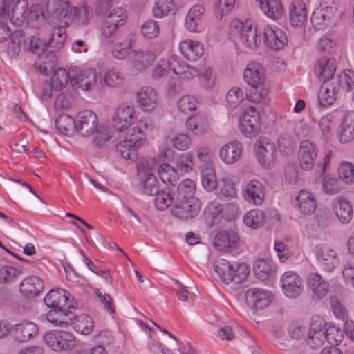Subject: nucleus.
I'll return each mask as SVG.
<instances>
[{
  "instance_id": "nucleus-1",
  "label": "nucleus",
  "mask_w": 354,
  "mask_h": 354,
  "mask_svg": "<svg viewBox=\"0 0 354 354\" xmlns=\"http://www.w3.org/2000/svg\"><path fill=\"white\" fill-rule=\"evenodd\" d=\"M48 10L55 17L59 25L53 27L51 37L48 44L50 49L58 50L62 48L66 39L64 26L75 24L77 26L87 25L91 19V9L85 3L76 7L66 1H53L49 3Z\"/></svg>"
},
{
  "instance_id": "nucleus-2",
  "label": "nucleus",
  "mask_w": 354,
  "mask_h": 354,
  "mask_svg": "<svg viewBox=\"0 0 354 354\" xmlns=\"http://www.w3.org/2000/svg\"><path fill=\"white\" fill-rule=\"evenodd\" d=\"M46 305L50 308L46 313V319L56 326L66 327L75 317L73 305H68V297L64 290H51L44 298Z\"/></svg>"
},
{
  "instance_id": "nucleus-3",
  "label": "nucleus",
  "mask_w": 354,
  "mask_h": 354,
  "mask_svg": "<svg viewBox=\"0 0 354 354\" xmlns=\"http://www.w3.org/2000/svg\"><path fill=\"white\" fill-rule=\"evenodd\" d=\"M243 75L246 84L253 89V92L248 95V100L254 103L260 102L268 95L266 90L261 89L265 81L262 66L257 62H250L243 71Z\"/></svg>"
},
{
  "instance_id": "nucleus-4",
  "label": "nucleus",
  "mask_w": 354,
  "mask_h": 354,
  "mask_svg": "<svg viewBox=\"0 0 354 354\" xmlns=\"http://www.w3.org/2000/svg\"><path fill=\"white\" fill-rule=\"evenodd\" d=\"M144 142V135L138 127L129 129L123 140L115 145L116 152L125 160L134 161L138 157V150Z\"/></svg>"
},
{
  "instance_id": "nucleus-5",
  "label": "nucleus",
  "mask_w": 354,
  "mask_h": 354,
  "mask_svg": "<svg viewBox=\"0 0 354 354\" xmlns=\"http://www.w3.org/2000/svg\"><path fill=\"white\" fill-rule=\"evenodd\" d=\"M229 30L231 35L239 36L250 50H255L261 43V39L257 38V28L252 27L248 22L243 23L238 19H234L230 24Z\"/></svg>"
},
{
  "instance_id": "nucleus-6",
  "label": "nucleus",
  "mask_w": 354,
  "mask_h": 354,
  "mask_svg": "<svg viewBox=\"0 0 354 354\" xmlns=\"http://www.w3.org/2000/svg\"><path fill=\"white\" fill-rule=\"evenodd\" d=\"M44 340L50 348L56 351L71 350L77 344L75 336L64 330H53L46 333L44 335Z\"/></svg>"
},
{
  "instance_id": "nucleus-7",
  "label": "nucleus",
  "mask_w": 354,
  "mask_h": 354,
  "mask_svg": "<svg viewBox=\"0 0 354 354\" xmlns=\"http://www.w3.org/2000/svg\"><path fill=\"white\" fill-rule=\"evenodd\" d=\"M260 115L253 107L248 108L240 117L239 129L246 137L255 136L260 131Z\"/></svg>"
},
{
  "instance_id": "nucleus-8",
  "label": "nucleus",
  "mask_w": 354,
  "mask_h": 354,
  "mask_svg": "<svg viewBox=\"0 0 354 354\" xmlns=\"http://www.w3.org/2000/svg\"><path fill=\"white\" fill-rule=\"evenodd\" d=\"M127 17V15L124 9L114 8L106 16L102 24V35L106 39L111 38L114 36L118 28L124 24Z\"/></svg>"
},
{
  "instance_id": "nucleus-9",
  "label": "nucleus",
  "mask_w": 354,
  "mask_h": 354,
  "mask_svg": "<svg viewBox=\"0 0 354 354\" xmlns=\"http://www.w3.org/2000/svg\"><path fill=\"white\" fill-rule=\"evenodd\" d=\"M201 209V203L197 198L186 201H175L171 214L180 219L187 221L196 216Z\"/></svg>"
},
{
  "instance_id": "nucleus-10",
  "label": "nucleus",
  "mask_w": 354,
  "mask_h": 354,
  "mask_svg": "<svg viewBox=\"0 0 354 354\" xmlns=\"http://www.w3.org/2000/svg\"><path fill=\"white\" fill-rule=\"evenodd\" d=\"M242 196L248 203L259 206L266 198L265 185L257 179L250 180L243 186Z\"/></svg>"
},
{
  "instance_id": "nucleus-11",
  "label": "nucleus",
  "mask_w": 354,
  "mask_h": 354,
  "mask_svg": "<svg viewBox=\"0 0 354 354\" xmlns=\"http://www.w3.org/2000/svg\"><path fill=\"white\" fill-rule=\"evenodd\" d=\"M318 265L324 270L331 272L339 265L337 253L326 245H318L314 249Z\"/></svg>"
},
{
  "instance_id": "nucleus-12",
  "label": "nucleus",
  "mask_w": 354,
  "mask_h": 354,
  "mask_svg": "<svg viewBox=\"0 0 354 354\" xmlns=\"http://www.w3.org/2000/svg\"><path fill=\"white\" fill-rule=\"evenodd\" d=\"M98 119L95 113L90 110L83 111L75 119V129L82 136H90L95 132Z\"/></svg>"
},
{
  "instance_id": "nucleus-13",
  "label": "nucleus",
  "mask_w": 354,
  "mask_h": 354,
  "mask_svg": "<svg viewBox=\"0 0 354 354\" xmlns=\"http://www.w3.org/2000/svg\"><path fill=\"white\" fill-rule=\"evenodd\" d=\"M259 162L265 168L273 166L276 156L274 144L268 138H260L255 144Z\"/></svg>"
},
{
  "instance_id": "nucleus-14",
  "label": "nucleus",
  "mask_w": 354,
  "mask_h": 354,
  "mask_svg": "<svg viewBox=\"0 0 354 354\" xmlns=\"http://www.w3.org/2000/svg\"><path fill=\"white\" fill-rule=\"evenodd\" d=\"M97 77L96 71L92 68L72 71L71 85L75 89L88 91L96 85Z\"/></svg>"
},
{
  "instance_id": "nucleus-15",
  "label": "nucleus",
  "mask_w": 354,
  "mask_h": 354,
  "mask_svg": "<svg viewBox=\"0 0 354 354\" xmlns=\"http://www.w3.org/2000/svg\"><path fill=\"white\" fill-rule=\"evenodd\" d=\"M281 287L286 296L297 298L303 290V282L296 272L288 271L281 277Z\"/></svg>"
},
{
  "instance_id": "nucleus-16",
  "label": "nucleus",
  "mask_w": 354,
  "mask_h": 354,
  "mask_svg": "<svg viewBox=\"0 0 354 354\" xmlns=\"http://www.w3.org/2000/svg\"><path fill=\"white\" fill-rule=\"evenodd\" d=\"M38 330L35 323L26 319L11 326L13 339L17 342H27L37 335Z\"/></svg>"
},
{
  "instance_id": "nucleus-17",
  "label": "nucleus",
  "mask_w": 354,
  "mask_h": 354,
  "mask_svg": "<svg viewBox=\"0 0 354 354\" xmlns=\"http://www.w3.org/2000/svg\"><path fill=\"white\" fill-rule=\"evenodd\" d=\"M324 325H325V321L321 317L316 315L312 317L307 339L310 347L317 348L326 340Z\"/></svg>"
},
{
  "instance_id": "nucleus-18",
  "label": "nucleus",
  "mask_w": 354,
  "mask_h": 354,
  "mask_svg": "<svg viewBox=\"0 0 354 354\" xmlns=\"http://www.w3.org/2000/svg\"><path fill=\"white\" fill-rule=\"evenodd\" d=\"M317 155V149L313 142L303 140L299 151V162L302 169L310 171L313 169Z\"/></svg>"
},
{
  "instance_id": "nucleus-19",
  "label": "nucleus",
  "mask_w": 354,
  "mask_h": 354,
  "mask_svg": "<svg viewBox=\"0 0 354 354\" xmlns=\"http://www.w3.org/2000/svg\"><path fill=\"white\" fill-rule=\"evenodd\" d=\"M6 10L3 15L11 17L12 21L17 26H21L27 19L28 1L27 0H10V3L6 1Z\"/></svg>"
},
{
  "instance_id": "nucleus-20",
  "label": "nucleus",
  "mask_w": 354,
  "mask_h": 354,
  "mask_svg": "<svg viewBox=\"0 0 354 354\" xmlns=\"http://www.w3.org/2000/svg\"><path fill=\"white\" fill-rule=\"evenodd\" d=\"M265 44L273 50L283 48L288 42L285 32L277 27L266 26L263 30Z\"/></svg>"
},
{
  "instance_id": "nucleus-21",
  "label": "nucleus",
  "mask_w": 354,
  "mask_h": 354,
  "mask_svg": "<svg viewBox=\"0 0 354 354\" xmlns=\"http://www.w3.org/2000/svg\"><path fill=\"white\" fill-rule=\"evenodd\" d=\"M133 107L130 105L121 104L113 115V126L118 131H122L133 122Z\"/></svg>"
},
{
  "instance_id": "nucleus-22",
  "label": "nucleus",
  "mask_w": 354,
  "mask_h": 354,
  "mask_svg": "<svg viewBox=\"0 0 354 354\" xmlns=\"http://www.w3.org/2000/svg\"><path fill=\"white\" fill-rule=\"evenodd\" d=\"M336 71V61L332 58L322 57L316 63L314 67L315 75L322 82L332 81Z\"/></svg>"
},
{
  "instance_id": "nucleus-23",
  "label": "nucleus",
  "mask_w": 354,
  "mask_h": 354,
  "mask_svg": "<svg viewBox=\"0 0 354 354\" xmlns=\"http://www.w3.org/2000/svg\"><path fill=\"white\" fill-rule=\"evenodd\" d=\"M245 299L257 309H262L271 302L270 292L259 288H251L245 292Z\"/></svg>"
},
{
  "instance_id": "nucleus-24",
  "label": "nucleus",
  "mask_w": 354,
  "mask_h": 354,
  "mask_svg": "<svg viewBox=\"0 0 354 354\" xmlns=\"http://www.w3.org/2000/svg\"><path fill=\"white\" fill-rule=\"evenodd\" d=\"M136 102L144 111H151L158 105V95L152 88L145 86L137 93Z\"/></svg>"
},
{
  "instance_id": "nucleus-25",
  "label": "nucleus",
  "mask_w": 354,
  "mask_h": 354,
  "mask_svg": "<svg viewBox=\"0 0 354 354\" xmlns=\"http://www.w3.org/2000/svg\"><path fill=\"white\" fill-rule=\"evenodd\" d=\"M308 12L302 0H294L290 6L289 21L294 27L301 26L307 20Z\"/></svg>"
},
{
  "instance_id": "nucleus-26",
  "label": "nucleus",
  "mask_w": 354,
  "mask_h": 354,
  "mask_svg": "<svg viewBox=\"0 0 354 354\" xmlns=\"http://www.w3.org/2000/svg\"><path fill=\"white\" fill-rule=\"evenodd\" d=\"M253 272L257 279L267 283L274 275L275 267L270 259H259L254 263Z\"/></svg>"
},
{
  "instance_id": "nucleus-27",
  "label": "nucleus",
  "mask_w": 354,
  "mask_h": 354,
  "mask_svg": "<svg viewBox=\"0 0 354 354\" xmlns=\"http://www.w3.org/2000/svg\"><path fill=\"white\" fill-rule=\"evenodd\" d=\"M243 145L240 142L232 141L224 145L220 149L221 160L226 164H233L241 157Z\"/></svg>"
},
{
  "instance_id": "nucleus-28",
  "label": "nucleus",
  "mask_w": 354,
  "mask_h": 354,
  "mask_svg": "<svg viewBox=\"0 0 354 354\" xmlns=\"http://www.w3.org/2000/svg\"><path fill=\"white\" fill-rule=\"evenodd\" d=\"M43 281L36 276L28 277L23 280L20 284V292L27 297H37L44 290Z\"/></svg>"
},
{
  "instance_id": "nucleus-29",
  "label": "nucleus",
  "mask_w": 354,
  "mask_h": 354,
  "mask_svg": "<svg viewBox=\"0 0 354 354\" xmlns=\"http://www.w3.org/2000/svg\"><path fill=\"white\" fill-rule=\"evenodd\" d=\"M167 65L169 69L180 78L189 79L198 75V70L180 61L175 57L169 58Z\"/></svg>"
},
{
  "instance_id": "nucleus-30",
  "label": "nucleus",
  "mask_w": 354,
  "mask_h": 354,
  "mask_svg": "<svg viewBox=\"0 0 354 354\" xmlns=\"http://www.w3.org/2000/svg\"><path fill=\"white\" fill-rule=\"evenodd\" d=\"M333 207L336 216L342 223H348L353 216V207L348 200L344 197H337L333 201Z\"/></svg>"
},
{
  "instance_id": "nucleus-31",
  "label": "nucleus",
  "mask_w": 354,
  "mask_h": 354,
  "mask_svg": "<svg viewBox=\"0 0 354 354\" xmlns=\"http://www.w3.org/2000/svg\"><path fill=\"white\" fill-rule=\"evenodd\" d=\"M261 10L270 19H279L283 14L281 0H256Z\"/></svg>"
},
{
  "instance_id": "nucleus-32",
  "label": "nucleus",
  "mask_w": 354,
  "mask_h": 354,
  "mask_svg": "<svg viewBox=\"0 0 354 354\" xmlns=\"http://www.w3.org/2000/svg\"><path fill=\"white\" fill-rule=\"evenodd\" d=\"M339 91L333 80L323 82L318 93L319 105L323 107L331 106L336 100Z\"/></svg>"
},
{
  "instance_id": "nucleus-33",
  "label": "nucleus",
  "mask_w": 354,
  "mask_h": 354,
  "mask_svg": "<svg viewBox=\"0 0 354 354\" xmlns=\"http://www.w3.org/2000/svg\"><path fill=\"white\" fill-rule=\"evenodd\" d=\"M179 49L183 56L189 61L194 62L203 54V48L196 41L185 40L179 44Z\"/></svg>"
},
{
  "instance_id": "nucleus-34",
  "label": "nucleus",
  "mask_w": 354,
  "mask_h": 354,
  "mask_svg": "<svg viewBox=\"0 0 354 354\" xmlns=\"http://www.w3.org/2000/svg\"><path fill=\"white\" fill-rule=\"evenodd\" d=\"M307 286L312 291L313 297L317 299L324 297L328 292V283L317 273H311L308 276Z\"/></svg>"
},
{
  "instance_id": "nucleus-35",
  "label": "nucleus",
  "mask_w": 354,
  "mask_h": 354,
  "mask_svg": "<svg viewBox=\"0 0 354 354\" xmlns=\"http://www.w3.org/2000/svg\"><path fill=\"white\" fill-rule=\"evenodd\" d=\"M295 205L303 214H312L317 207L316 200L313 194L306 190H301L295 198Z\"/></svg>"
},
{
  "instance_id": "nucleus-36",
  "label": "nucleus",
  "mask_w": 354,
  "mask_h": 354,
  "mask_svg": "<svg viewBox=\"0 0 354 354\" xmlns=\"http://www.w3.org/2000/svg\"><path fill=\"white\" fill-rule=\"evenodd\" d=\"M53 51L50 49L38 56V59L35 62L37 69L45 75L50 74L57 66V58Z\"/></svg>"
},
{
  "instance_id": "nucleus-37",
  "label": "nucleus",
  "mask_w": 354,
  "mask_h": 354,
  "mask_svg": "<svg viewBox=\"0 0 354 354\" xmlns=\"http://www.w3.org/2000/svg\"><path fill=\"white\" fill-rule=\"evenodd\" d=\"M339 140L342 143L348 142L354 139V112L349 111L342 119L339 133Z\"/></svg>"
},
{
  "instance_id": "nucleus-38",
  "label": "nucleus",
  "mask_w": 354,
  "mask_h": 354,
  "mask_svg": "<svg viewBox=\"0 0 354 354\" xmlns=\"http://www.w3.org/2000/svg\"><path fill=\"white\" fill-rule=\"evenodd\" d=\"M130 58L135 69L138 71H142L148 67L153 61L154 55L150 50H140L134 51L131 55Z\"/></svg>"
},
{
  "instance_id": "nucleus-39",
  "label": "nucleus",
  "mask_w": 354,
  "mask_h": 354,
  "mask_svg": "<svg viewBox=\"0 0 354 354\" xmlns=\"http://www.w3.org/2000/svg\"><path fill=\"white\" fill-rule=\"evenodd\" d=\"M238 241L237 234L233 231L218 232L213 239V244L218 250L233 248Z\"/></svg>"
},
{
  "instance_id": "nucleus-40",
  "label": "nucleus",
  "mask_w": 354,
  "mask_h": 354,
  "mask_svg": "<svg viewBox=\"0 0 354 354\" xmlns=\"http://www.w3.org/2000/svg\"><path fill=\"white\" fill-rule=\"evenodd\" d=\"M24 48L26 50L30 51L37 56L46 53L50 48L45 39L39 35H32L24 41Z\"/></svg>"
},
{
  "instance_id": "nucleus-41",
  "label": "nucleus",
  "mask_w": 354,
  "mask_h": 354,
  "mask_svg": "<svg viewBox=\"0 0 354 354\" xmlns=\"http://www.w3.org/2000/svg\"><path fill=\"white\" fill-rule=\"evenodd\" d=\"M266 214L259 209H253L247 212L243 216V223L252 229L261 227L266 223Z\"/></svg>"
},
{
  "instance_id": "nucleus-42",
  "label": "nucleus",
  "mask_w": 354,
  "mask_h": 354,
  "mask_svg": "<svg viewBox=\"0 0 354 354\" xmlns=\"http://www.w3.org/2000/svg\"><path fill=\"white\" fill-rule=\"evenodd\" d=\"M72 71H67L64 68H58L53 74L51 77L52 88L55 91H62L67 84H71Z\"/></svg>"
},
{
  "instance_id": "nucleus-43",
  "label": "nucleus",
  "mask_w": 354,
  "mask_h": 354,
  "mask_svg": "<svg viewBox=\"0 0 354 354\" xmlns=\"http://www.w3.org/2000/svg\"><path fill=\"white\" fill-rule=\"evenodd\" d=\"M140 185L142 193L147 196H153L160 190L158 179L151 173L142 176Z\"/></svg>"
},
{
  "instance_id": "nucleus-44",
  "label": "nucleus",
  "mask_w": 354,
  "mask_h": 354,
  "mask_svg": "<svg viewBox=\"0 0 354 354\" xmlns=\"http://www.w3.org/2000/svg\"><path fill=\"white\" fill-rule=\"evenodd\" d=\"M174 194L171 193L170 189L164 188L159 190L158 193L156 194L153 196L154 204L156 207L160 211H163L169 207L171 204L174 205L175 198Z\"/></svg>"
},
{
  "instance_id": "nucleus-45",
  "label": "nucleus",
  "mask_w": 354,
  "mask_h": 354,
  "mask_svg": "<svg viewBox=\"0 0 354 354\" xmlns=\"http://www.w3.org/2000/svg\"><path fill=\"white\" fill-rule=\"evenodd\" d=\"M332 80L339 91L341 88L347 91L354 89V72L351 70L342 72Z\"/></svg>"
},
{
  "instance_id": "nucleus-46",
  "label": "nucleus",
  "mask_w": 354,
  "mask_h": 354,
  "mask_svg": "<svg viewBox=\"0 0 354 354\" xmlns=\"http://www.w3.org/2000/svg\"><path fill=\"white\" fill-rule=\"evenodd\" d=\"M195 189L196 185L194 180L191 179L183 180L178 185L175 201H186L191 198H195L194 196Z\"/></svg>"
},
{
  "instance_id": "nucleus-47",
  "label": "nucleus",
  "mask_w": 354,
  "mask_h": 354,
  "mask_svg": "<svg viewBox=\"0 0 354 354\" xmlns=\"http://www.w3.org/2000/svg\"><path fill=\"white\" fill-rule=\"evenodd\" d=\"M214 270L225 283L229 284L232 282L234 268L229 261L223 259H218L214 266Z\"/></svg>"
},
{
  "instance_id": "nucleus-48",
  "label": "nucleus",
  "mask_w": 354,
  "mask_h": 354,
  "mask_svg": "<svg viewBox=\"0 0 354 354\" xmlns=\"http://www.w3.org/2000/svg\"><path fill=\"white\" fill-rule=\"evenodd\" d=\"M323 327L326 340L330 344L337 345L342 342L343 339V333L338 327L331 323L327 322H325V325H324Z\"/></svg>"
},
{
  "instance_id": "nucleus-49",
  "label": "nucleus",
  "mask_w": 354,
  "mask_h": 354,
  "mask_svg": "<svg viewBox=\"0 0 354 354\" xmlns=\"http://www.w3.org/2000/svg\"><path fill=\"white\" fill-rule=\"evenodd\" d=\"M75 321V328L83 335L90 334L93 328V322L91 317L88 315L81 314L75 316L72 320Z\"/></svg>"
},
{
  "instance_id": "nucleus-50",
  "label": "nucleus",
  "mask_w": 354,
  "mask_h": 354,
  "mask_svg": "<svg viewBox=\"0 0 354 354\" xmlns=\"http://www.w3.org/2000/svg\"><path fill=\"white\" fill-rule=\"evenodd\" d=\"M201 178L203 187L207 191H212L216 188L217 182L214 169L210 165H207L201 170Z\"/></svg>"
},
{
  "instance_id": "nucleus-51",
  "label": "nucleus",
  "mask_w": 354,
  "mask_h": 354,
  "mask_svg": "<svg viewBox=\"0 0 354 354\" xmlns=\"http://www.w3.org/2000/svg\"><path fill=\"white\" fill-rule=\"evenodd\" d=\"M278 147L280 152L289 156L293 151L294 141L292 137L288 133L283 132L279 134L277 139Z\"/></svg>"
},
{
  "instance_id": "nucleus-52",
  "label": "nucleus",
  "mask_w": 354,
  "mask_h": 354,
  "mask_svg": "<svg viewBox=\"0 0 354 354\" xmlns=\"http://www.w3.org/2000/svg\"><path fill=\"white\" fill-rule=\"evenodd\" d=\"M22 274L20 269L13 266H5L0 268V281L6 283L12 282L19 278Z\"/></svg>"
},
{
  "instance_id": "nucleus-53",
  "label": "nucleus",
  "mask_w": 354,
  "mask_h": 354,
  "mask_svg": "<svg viewBox=\"0 0 354 354\" xmlns=\"http://www.w3.org/2000/svg\"><path fill=\"white\" fill-rule=\"evenodd\" d=\"M186 127L189 130L199 133L207 129V124L205 119L201 115H194L187 120Z\"/></svg>"
},
{
  "instance_id": "nucleus-54",
  "label": "nucleus",
  "mask_w": 354,
  "mask_h": 354,
  "mask_svg": "<svg viewBox=\"0 0 354 354\" xmlns=\"http://www.w3.org/2000/svg\"><path fill=\"white\" fill-rule=\"evenodd\" d=\"M193 158L189 153H185L176 160V171L181 174H185L192 169Z\"/></svg>"
},
{
  "instance_id": "nucleus-55",
  "label": "nucleus",
  "mask_w": 354,
  "mask_h": 354,
  "mask_svg": "<svg viewBox=\"0 0 354 354\" xmlns=\"http://www.w3.org/2000/svg\"><path fill=\"white\" fill-rule=\"evenodd\" d=\"M173 6V0H156L152 10L153 15L155 17H163L168 15Z\"/></svg>"
},
{
  "instance_id": "nucleus-56",
  "label": "nucleus",
  "mask_w": 354,
  "mask_h": 354,
  "mask_svg": "<svg viewBox=\"0 0 354 354\" xmlns=\"http://www.w3.org/2000/svg\"><path fill=\"white\" fill-rule=\"evenodd\" d=\"M223 206L216 202L210 203L205 210V215L207 219H210L212 224L217 223L221 218Z\"/></svg>"
},
{
  "instance_id": "nucleus-57",
  "label": "nucleus",
  "mask_w": 354,
  "mask_h": 354,
  "mask_svg": "<svg viewBox=\"0 0 354 354\" xmlns=\"http://www.w3.org/2000/svg\"><path fill=\"white\" fill-rule=\"evenodd\" d=\"M177 107L181 113L189 114L196 108V99L189 95L183 96L178 100Z\"/></svg>"
},
{
  "instance_id": "nucleus-58",
  "label": "nucleus",
  "mask_w": 354,
  "mask_h": 354,
  "mask_svg": "<svg viewBox=\"0 0 354 354\" xmlns=\"http://www.w3.org/2000/svg\"><path fill=\"white\" fill-rule=\"evenodd\" d=\"M339 178L344 180L346 183H351L354 180V167L348 162L342 163L338 169Z\"/></svg>"
},
{
  "instance_id": "nucleus-59",
  "label": "nucleus",
  "mask_w": 354,
  "mask_h": 354,
  "mask_svg": "<svg viewBox=\"0 0 354 354\" xmlns=\"http://www.w3.org/2000/svg\"><path fill=\"white\" fill-rule=\"evenodd\" d=\"M55 125L61 132L66 133L75 127V119L66 114L59 115L55 120Z\"/></svg>"
},
{
  "instance_id": "nucleus-60",
  "label": "nucleus",
  "mask_w": 354,
  "mask_h": 354,
  "mask_svg": "<svg viewBox=\"0 0 354 354\" xmlns=\"http://www.w3.org/2000/svg\"><path fill=\"white\" fill-rule=\"evenodd\" d=\"M341 188L339 180L335 178L326 176L322 180V189L326 194H337Z\"/></svg>"
},
{
  "instance_id": "nucleus-61",
  "label": "nucleus",
  "mask_w": 354,
  "mask_h": 354,
  "mask_svg": "<svg viewBox=\"0 0 354 354\" xmlns=\"http://www.w3.org/2000/svg\"><path fill=\"white\" fill-rule=\"evenodd\" d=\"M141 32L145 37H156L159 33L158 24L155 21L148 20L142 24Z\"/></svg>"
},
{
  "instance_id": "nucleus-62",
  "label": "nucleus",
  "mask_w": 354,
  "mask_h": 354,
  "mask_svg": "<svg viewBox=\"0 0 354 354\" xmlns=\"http://www.w3.org/2000/svg\"><path fill=\"white\" fill-rule=\"evenodd\" d=\"M130 45V41L116 44L112 50L113 56L118 59L126 58L129 53Z\"/></svg>"
},
{
  "instance_id": "nucleus-63",
  "label": "nucleus",
  "mask_w": 354,
  "mask_h": 354,
  "mask_svg": "<svg viewBox=\"0 0 354 354\" xmlns=\"http://www.w3.org/2000/svg\"><path fill=\"white\" fill-rule=\"evenodd\" d=\"M124 80L122 74L115 70L108 71L104 75L105 84L111 87H115L120 85Z\"/></svg>"
},
{
  "instance_id": "nucleus-64",
  "label": "nucleus",
  "mask_w": 354,
  "mask_h": 354,
  "mask_svg": "<svg viewBox=\"0 0 354 354\" xmlns=\"http://www.w3.org/2000/svg\"><path fill=\"white\" fill-rule=\"evenodd\" d=\"M250 272V268L244 263H239L236 268L234 269V273L232 277V282L234 283H240L244 281L248 276Z\"/></svg>"
}]
</instances>
